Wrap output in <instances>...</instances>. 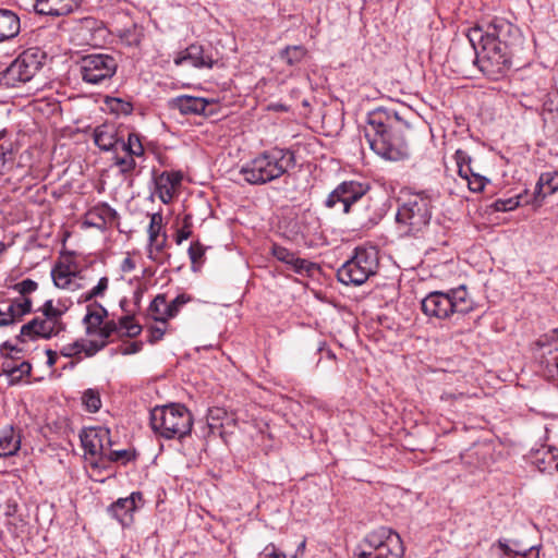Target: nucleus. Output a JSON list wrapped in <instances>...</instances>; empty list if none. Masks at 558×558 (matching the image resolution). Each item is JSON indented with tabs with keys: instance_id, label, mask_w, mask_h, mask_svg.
I'll use <instances>...</instances> for the list:
<instances>
[{
	"instance_id": "nucleus-1",
	"label": "nucleus",
	"mask_w": 558,
	"mask_h": 558,
	"mask_svg": "<svg viewBox=\"0 0 558 558\" xmlns=\"http://www.w3.org/2000/svg\"><path fill=\"white\" fill-rule=\"evenodd\" d=\"M480 70L497 80L512 65V58L521 45L520 29L502 17H494L484 26H474L468 33Z\"/></svg>"
},
{
	"instance_id": "nucleus-2",
	"label": "nucleus",
	"mask_w": 558,
	"mask_h": 558,
	"mask_svg": "<svg viewBox=\"0 0 558 558\" xmlns=\"http://www.w3.org/2000/svg\"><path fill=\"white\" fill-rule=\"evenodd\" d=\"M408 108L378 107L368 112L364 129L371 149L386 160L398 161L409 156L408 134L411 131Z\"/></svg>"
},
{
	"instance_id": "nucleus-3",
	"label": "nucleus",
	"mask_w": 558,
	"mask_h": 558,
	"mask_svg": "<svg viewBox=\"0 0 558 558\" xmlns=\"http://www.w3.org/2000/svg\"><path fill=\"white\" fill-rule=\"evenodd\" d=\"M295 155L288 148L272 147L245 162L240 174L252 185H263L281 178L295 167Z\"/></svg>"
},
{
	"instance_id": "nucleus-4",
	"label": "nucleus",
	"mask_w": 558,
	"mask_h": 558,
	"mask_svg": "<svg viewBox=\"0 0 558 558\" xmlns=\"http://www.w3.org/2000/svg\"><path fill=\"white\" fill-rule=\"evenodd\" d=\"M422 312L430 318L447 319L453 314H468L474 310V301L465 286L448 291H433L421 301Z\"/></svg>"
},
{
	"instance_id": "nucleus-5",
	"label": "nucleus",
	"mask_w": 558,
	"mask_h": 558,
	"mask_svg": "<svg viewBox=\"0 0 558 558\" xmlns=\"http://www.w3.org/2000/svg\"><path fill=\"white\" fill-rule=\"evenodd\" d=\"M149 420L154 433L166 439H182L193 427L192 413L181 403L154 408Z\"/></svg>"
},
{
	"instance_id": "nucleus-6",
	"label": "nucleus",
	"mask_w": 558,
	"mask_h": 558,
	"mask_svg": "<svg viewBox=\"0 0 558 558\" xmlns=\"http://www.w3.org/2000/svg\"><path fill=\"white\" fill-rule=\"evenodd\" d=\"M433 205L429 196L415 193L405 198L398 207L396 221L403 235L416 236L429 225Z\"/></svg>"
},
{
	"instance_id": "nucleus-7",
	"label": "nucleus",
	"mask_w": 558,
	"mask_h": 558,
	"mask_svg": "<svg viewBox=\"0 0 558 558\" xmlns=\"http://www.w3.org/2000/svg\"><path fill=\"white\" fill-rule=\"evenodd\" d=\"M378 265V251L375 247H356L354 255L338 269L337 277L343 284L361 286L376 274Z\"/></svg>"
},
{
	"instance_id": "nucleus-8",
	"label": "nucleus",
	"mask_w": 558,
	"mask_h": 558,
	"mask_svg": "<svg viewBox=\"0 0 558 558\" xmlns=\"http://www.w3.org/2000/svg\"><path fill=\"white\" fill-rule=\"evenodd\" d=\"M403 554L400 535L385 526L369 533L355 551L357 558H402Z\"/></svg>"
},
{
	"instance_id": "nucleus-9",
	"label": "nucleus",
	"mask_w": 558,
	"mask_h": 558,
	"mask_svg": "<svg viewBox=\"0 0 558 558\" xmlns=\"http://www.w3.org/2000/svg\"><path fill=\"white\" fill-rule=\"evenodd\" d=\"M369 191V184L355 180L343 181L338 184L324 201L328 209L350 214L355 204L361 202Z\"/></svg>"
},
{
	"instance_id": "nucleus-10",
	"label": "nucleus",
	"mask_w": 558,
	"mask_h": 558,
	"mask_svg": "<svg viewBox=\"0 0 558 558\" xmlns=\"http://www.w3.org/2000/svg\"><path fill=\"white\" fill-rule=\"evenodd\" d=\"M117 69L116 58L107 53L87 54L80 62L82 80L92 85L107 84L116 74Z\"/></svg>"
},
{
	"instance_id": "nucleus-11",
	"label": "nucleus",
	"mask_w": 558,
	"mask_h": 558,
	"mask_svg": "<svg viewBox=\"0 0 558 558\" xmlns=\"http://www.w3.org/2000/svg\"><path fill=\"white\" fill-rule=\"evenodd\" d=\"M41 69L36 51L27 50L20 54L7 69L5 76L13 83H26Z\"/></svg>"
},
{
	"instance_id": "nucleus-12",
	"label": "nucleus",
	"mask_w": 558,
	"mask_h": 558,
	"mask_svg": "<svg viewBox=\"0 0 558 558\" xmlns=\"http://www.w3.org/2000/svg\"><path fill=\"white\" fill-rule=\"evenodd\" d=\"M144 506L143 495L133 492L130 496L119 498L109 506L108 513L122 526H130L134 521V513Z\"/></svg>"
},
{
	"instance_id": "nucleus-13",
	"label": "nucleus",
	"mask_w": 558,
	"mask_h": 558,
	"mask_svg": "<svg viewBox=\"0 0 558 558\" xmlns=\"http://www.w3.org/2000/svg\"><path fill=\"white\" fill-rule=\"evenodd\" d=\"M63 330L56 327L54 324L45 317H34L27 324L21 327L20 337L25 341L26 339L33 340L35 338L50 339L58 336Z\"/></svg>"
},
{
	"instance_id": "nucleus-14",
	"label": "nucleus",
	"mask_w": 558,
	"mask_h": 558,
	"mask_svg": "<svg viewBox=\"0 0 558 558\" xmlns=\"http://www.w3.org/2000/svg\"><path fill=\"white\" fill-rule=\"evenodd\" d=\"M32 312V302L23 300L12 302L11 300L0 303V327L10 326Z\"/></svg>"
},
{
	"instance_id": "nucleus-15",
	"label": "nucleus",
	"mask_w": 558,
	"mask_h": 558,
	"mask_svg": "<svg viewBox=\"0 0 558 558\" xmlns=\"http://www.w3.org/2000/svg\"><path fill=\"white\" fill-rule=\"evenodd\" d=\"M82 0H36V12L43 15L61 16L76 10Z\"/></svg>"
},
{
	"instance_id": "nucleus-16",
	"label": "nucleus",
	"mask_w": 558,
	"mask_h": 558,
	"mask_svg": "<svg viewBox=\"0 0 558 558\" xmlns=\"http://www.w3.org/2000/svg\"><path fill=\"white\" fill-rule=\"evenodd\" d=\"M118 219V213L108 204H99L90 208L86 214L85 223L99 230L112 225Z\"/></svg>"
},
{
	"instance_id": "nucleus-17",
	"label": "nucleus",
	"mask_w": 558,
	"mask_h": 558,
	"mask_svg": "<svg viewBox=\"0 0 558 558\" xmlns=\"http://www.w3.org/2000/svg\"><path fill=\"white\" fill-rule=\"evenodd\" d=\"M209 102L202 97L182 95L169 100L171 109H178L182 114H206Z\"/></svg>"
},
{
	"instance_id": "nucleus-18",
	"label": "nucleus",
	"mask_w": 558,
	"mask_h": 558,
	"mask_svg": "<svg viewBox=\"0 0 558 558\" xmlns=\"http://www.w3.org/2000/svg\"><path fill=\"white\" fill-rule=\"evenodd\" d=\"M182 175L179 172H162L155 179L156 192L163 204H169L180 185Z\"/></svg>"
},
{
	"instance_id": "nucleus-19",
	"label": "nucleus",
	"mask_w": 558,
	"mask_h": 558,
	"mask_svg": "<svg viewBox=\"0 0 558 558\" xmlns=\"http://www.w3.org/2000/svg\"><path fill=\"white\" fill-rule=\"evenodd\" d=\"M189 62L191 65L195 68H213L214 60L211 57L204 53L203 46L193 44L190 45L184 51L180 52L175 59L174 63L177 65H182Z\"/></svg>"
},
{
	"instance_id": "nucleus-20",
	"label": "nucleus",
	"mask_w": 558,
	"mask_h": 558,
	"mask_svg": "<svg viewBox=\"0 0 558 558\" xmlns=\"http://www.w3.org/2000/svg\"><path fill=\"white\" fill-rule=\"evenodd\" d=\"M94 143L104 151L118 150L121 138L118 137L117 130L112 124H101L95 128Z\"/></svg>"
},
{
	"instance_id": "nucleus-21",
	"label": "nucleus",
	"mask_w": 558,
	"mask_h": 558,
	"mask_svg": "<svg viewBox=\"0 0 558 558\" xmlns=\"http://www.w3.org/2000/svg\"><path fill=\"white\" fill-rule=\"evenodd\" d=\"M539 362L548 377H558V336L541 344Z\"/></svg>"
},
{
	"instance_id": "nucleus-22",
	"label": "nucleus",
	"mask_w": 558,
	"mask_h": 558,
	"mask_svg": "<svg viewBox=\"0 0 558 558\" xmlns=\"http://www.w3.org/2000/svg\"><path fill=\"white\" fill-rule=\"evenodd\" d=\"M558 191V171L542 173L534 190L533 203L539 206L543 199Z\"/></svg>"
},
{
	"instance_id": "nucleus-23",
	"label": "nucleus",
	"mask_w": 558,
	"mask_h": 558,
	"mask_svg": "<svg viewBox=\"0 0 558 558\" xmlns=\"http://www.w3.org/2000/svg\"><path fill=\"white\" fill-rule=\"evenodd\" d=\"M21 31L20 17L11 10L0 9V43L10 40Z\"/></svg>"
},
{
	"instance_id": "nucleus-24",
	"label": "nucleus",
	"mask_w": 558,
	"mask_h": 558,
	"mask_svg": "<svg viewBox=\"0 0 558 558\" xmlns=\"http://www.w3.org/2000/svg\"><path fill=\"white\" fill-rule=\"evenodd\" d=\"M106 436L105 427H90L84 429L81 435V442L85 453L97 457L101 452V437Z\"/></svg>"
},
{
	"instance_id": "nucleus-25",
	"label": "nucleus",
	"mask_w": 558,
	"mask_h": 558,
	"mask_svg": "<svg viewBox=\"0 0 558 558\" xmlns=\"http://www.w3.org/2000/svg\"><path fill=\"white\" fill-rule=\"evenodd\" d=\"M21 351L15 349L14 347H10L7 343L0 345V354L4 357L1 368L2 372L8 376L10 384H16L21 380V375H15L14 368L20 363L16 360L19 359L16 355L20 354Z\"/></svg>"
},
{
	"instance_id": "nucleus-26",
	"label": "nucleus",
	"mask_w": 558,
	"mask_h": 558,
	"mask_svg": "<svg viewBox=\"0 0 558 558\" xmlns=\"http://www.w3.org/2000/svg\"><path fill=\"white\" fill-rule=\"evenodd\" d=\"M21 447V436L12 426H7L0 432V458L14 456Z\"/></svg>"
},
{
	"instance_id": "nucleus-27",
	"label": "nucleus",
	"mask_w": 558,
	"mask_h": 558,
	"mask_svg": "<svg viewBox=\"0 0 558 558\" xmlns=\"http://www.w3.org/2000/svg\"><path fill=\"white\" fill-rule=\"evenodd\" d=\"M66 311L68 306L65 304H63L61 301H58L57 305H54L52 300H47L39 308L43 317L54 324L56 327L63 331L65 330L66 325L63 323L62 317Z\"/></svg>"
},
{
	"instance_id": "nucleus-28",
	"label": "nucleus",
	"mask_w": 558,
	"mask_h": 558,
	"mask_svg": "<svg viewBox=\"0 0 558 558\" xmlns=\"http://www.w3.org/2000/svg\"><path fill=\"white\" fill-rule=\"evenodd\" d=\"M108 315L107 310L99 303H94L87 307V314L85 315L83 323L86 327V333L88 336H95L97 329L104 324L105 317Z\"/></svg>"
},
{
	"instance_id": "nucleus-29",
	"label": "nucleus",
	"mask_w": 558,
	"mask_h": 558,
	"mask_svg": "<svg viewBox=\"0 0 558 558\" xmlns=\"http://www.w3.org/2000/svg\"><path fill=\"white\" fill-rule=\"evenodd\" d=\"M534 464L541 472H558V450L544 449L538 451Z\"/></svg>"
},
{
	"instance_id": "nucleus-30",
	"label": "nucleus",
	"mask_w": 558,
	"mask_h": 558,
	"mask_svg": "<svg viewBox=\"0 0 558 558\" xmlns=\"http://www.w3.org/2000/svg\"><path fill=\"white\" fill-rule=\"evenodd\" d=\"M51 277L56 287L60 289L76 290L78 284L74 281L75 274L68 267L57 266L51 270Z\"/></svg>"
},
{
	"instance_id": "nucleus-31",
	"label": "nucleus",
	"mask_w": 558,
	"mask_h": 558,
	"mask_svg": "<svg viewBox=\"0 0 558 558\" xmlns=\"http://www.w3.org/2000/svg\"><path fill=\"white\" fill-rule=\"evenodd\" d=\"M306 48L302 45L288 46L280 51V59L289 65L299 64L306 56Z\"/></svg>"
},
{
	"instance_id": "nucleus-32",
	"label": "nucleus",
	"mask_w": 558,
	"mask_h": 558,
	"mask_svg": "<svg viewBox=\"0 0 558 558\" xmlns=\"http://www.w3.org/2000/svg\"><path fill=\"white\" fill-rule=\"evenodd\" d=\"M11 288L13 291L20 294V298L12 299V302L19 303L23 300H28L29 302L33 303L29 295L38 289V283L35 280L27 278L22 280L21 282L13 284Z\"/></svg>"
},
{
	"instance_id": "nucleus-33",
	"label": "nucleus",
	"mask_w": 558,
	"mask_h": 558,
	"mask_svg": "<svg viewBox=\"0 0 558 558\" xmlns=\"http://www.w3.org/2000/svg\"><path fill=\"white\" fill-rule=\"evenodd\" d=\"M543 111L545 120L558 123V89L546 95V100L543 104Z\"/></svg>"
},
{
	"instance_id": "nucleus-34",
	"label": "nucleus",
	"mask_w": 558,
	"mask_h": 558,
	"mask_svg": "<svg viewBox=\"0 0 558 558\" xmlns=\"http://www.w3.org/2000/svg\"><path fill=\"white\" fill-rule=\"evenodd\" d=\"M165 307H167V298L165 294H158L149 304L148 312L154 320L160 322L163 325L167 323Z\"/></svg>"
},
{
	"instance_id": "nucleus-35",
	"label": "nucleus",
	"mask_w": 558,
	"mask_h": 558,
	"mask_svg": "<svg viewBox=\"0 0 558 558\" xmlns=\"http://www.w3.org/2000/svg\"><path fill=\"white\" fill-rule=\"evenodd\" d=\"M143 37L144 29L142 26H138L136 24H133L130 27L124 28L120 34L121 40L130 47H137L141 44Z\"/></svg>"
},
{
	"instance_id": "nucleus-36",
	"label": "nucleus",
	"mask_w": 558,
	"mask_h": 558,
	"mask_svg": "<svg viewBox=\"0 0 558 558\" xmlns=\"http://www.w3.org/2000/svg\"><path fill=\"white\" fill-rule=\"evenodd\" d=\"M120 148L126 154L140 157L144 154V147L138 138V136L134 133L129 134L128 142L121 140Z\"/></svg>"
},
{
	"instance_id": "nucleus-37",
	"label": "nucleus",
	"mask_w": 558,
	"mask_h": 558,
	"mask_svg": "<svg viewBox=\"0 0 558 558\" xmlns=\"http://www.w3.org/2000/svg\"><path fill=\"white\" fill-rule=\"evenodd\" d=\"M489 183V180L480 174L473 166H471V171L466 175V184L471 192L480 193L484 190L486 184Z\"/></svg>"
},
{
	"instance_id": "nucleus-38",
	"label": "nucleus",
	"mask_w": 558,
	"mask_h": 558,
	"mask_svg": "<svg viewBox=\"0 0 558 558\" xmlns=\"http://www.w3.org/2000/svg\"><path fill=\"white\" fill-rule=\"evenodd\" d=\"M113 166L119 169L121 174H123L125 178H129L133 174L136 168V161L134 156L126 154L124 157L116 156L113 158Z\"/></svg>"
},
{
	"instance_id": "nucleus-39",
	"label": "nucleus",
	"mask_w": 558,
	"mask_h": 558,
	"mask_svg": "<svg viewBox=\"0 0 558 558\" xmlns=\"http://www.w3.org/2000/svg\"><path fill=\"white\" fill-rule=\"evenodd\" d=\"M82 402L85 409L90 413H95L101 408L100 395L97 390L92 388L84 391Z\"/></svg>"
},
{
	"instance_id": "nucleus-40",
	"label": "nucleus",
	"mask_w": 558,
	"mask_h": 558,
	"mask_svg": "<svg viewBox=\"0 0 558 558\" xmlns=\"http://www.w3.org/2000/svg\"><path fill=\"white\" fill-rule=\"evenodd\" d=\"M191 301V296L186 294H180L174 298L171 302H167V307H165L166 317L168 319L175 317L182 306H184L187 302Z\"/></svg>"
},
{
	"instance_id": "nucleus-41",
	"label": "nucleus",
	"mask_w": 558,
	"mask_h": 558,
	"mask_svg": "<svg viewBox=\"0 0 558 558\" xmlns=\"http://www.w3.org/2000/svg\"><path fill=\"white\" fill-rule=\"evenodd\" d=\"M122 329L126 330V335L131 338L138 336L142 331V326L134 322L133 315H125L120 317L119 324Z\"/></svg>"
},
{
	"instance_id": "nucleus-42",
	"label": "nucleus",
	"mask_w": 558,
	"mask_h": 558,
	"mask_svg": "<svg viewBox=\"0 0 558 558\" xmlns=\"http://www.w3.org/2000/svg\"><path fill=\"white\" fill-rule=\"evenodd\" d=\"M161 230L162 215L160 213H155L150 216V221L147 229L148 242H155V240L160 236Z\"/></svg>"
},
{
	"instance_id": "nucleus-43",
	"label": "nucleus",
	"mask_w": 558,
	"mask_h": 558,
	"mask_svg": "<svg viewBox=\"0 0 558 558\" xmlns=\"http://www.w3.org/2000/svg\"><path fill=\"white\" fill-rule=\"evenodd\" d=\"M521 195L509 197V198H499L494 202L493 207L496 211H509L515 209L521 204Z\"/></svg>"
},
{
	"instance_id": "nucleus-44",
	"label": "nucleus",
	"mask_w": 558,
	"mask_h": 558,
	"mask_svg": "<svg viewBox=\"0 0 558 558\" xmlns=\"http://www.w3.org/2000/svg\"><path fill=\"white\" fill-rule=\"evenodd\" d=\"M4 131L0 132V140L3 137ZM13 163V153L11 149H4L0 147V174L8 172Z\"/></svg>"
},
{
	"instance_id": "nucleus-45",
	"label": "nucleus",
	"mask_w": 558,
	"mask_h": 558,
	"mask_svg": "<svg viewBox=\"0 0 558 558\" xmlns=\"http://www.w3.org/2000/svg\"><path fill=\"white\" fill-rule=\"evenodd\" d=\"M167 244V234L163 233L161 239L157 238L155 242H148L147 257L151 260H157V254L161 253Z\"/></svg>"
},
{
	"instance_id": "nucleus-46",
	"label": "nucleus",
	"mask_w": 558,
	"mask_h": 558,
	"mask_svg": "<svg viewBox=\"0 0 558 558\" xmlns=\"http://www.w3.org/2000/svg\"><path fill=\"white\" fill-rule=\"evenodd\" d=\"M271 253L279 262H282L288 265H290L295 257V254L293 252L278 244H272Z\"/></svg>"
},
{
	"instance_id": "nucleus-47",
	"label": "nucleus",
	"mask_w": 558,
	"mask_h": 558,
	"mask_svg": "<svg viewBox=\"0 0 558 558\" xmlns=\"http://www.w3.org/2000/svg\"><path fill=\"white\" fill-rule=\"evenodd\" d=\"M108 341L105 340H82L84 347L83 352L86 356L92 357L107 345Z\"/></svg>"
},
{
	"instance_id": "nucleus-48",
	"label": "nucleus",
	"mask_w": 558,
	"mask_h": 558,
	"mask_svg": "<svg viewBox=\"0 0 558 558\" xmlns=\"http://www.w3.org/2000/svg\"><path fill=\"white\" fill-rule=\"evenodd\" d=\"M118 330V324L113 320H109L104 323L99 329H97L96 335L99 337V340L107 341L114 332Z\"/></svg>"
},
{
	"instance_id": "nucleus-49",
	"label": "nucleus",
	"mask_w": 558,
	"mask_h": 558,
	"mask_svg": "<svg viewBox=\"0 0 558 558\" xmlns=\"http://www.w3.org/2000/svg\"><path fill=\"white\" fill-rule=\"evenodd\" d=\"M498 546L502 550L500 558H526V551L513 549L507 541H498Z\"/></svg>"
},
{
	"instance_id": "nucleus-50",
	"label": "nucleus",
	"mask_w": 558,
	"mask_h": 558,
	"mask_svg": "<svg viewBox=\"0 0 558 558\" xmlns=\"http://www.w3.org/2000/svg\"><path fill=\"white\" fill-rule=\"evenodd\" d=\"M83 349L84 347L82 344V340H76L72 343L63 345L60 350V354L65 357H73L81 354Z\"/></svg>"
},
{
	"instance_id": "nucleus-51",
	"label": "nucleus",
	"mask_w": 558,
	"mask_h": 558,
	"mask_svg": "<svg viewBox=\"0 0 558 558\" xmlns=\"http://www.w3.org/2000/svg\"><path fill=\"white\" fill-rule=\"evenodd\" d=\"M187 253L192 264L196 265L202 262V258L205 254V248L199 242H192Z\"/></svg>"
},
{
	"instance_id": "nucleus-52",
	"label": "nucleus",
	"mask_w": 558,
	"mask_h": 558,
	"mask_svg": "<svg viewBox=\"0 0 558 558\" xmlns=\"http://www.w3.org/2000/svg\"><path fill=\"white\" fill-rule=\"evenodd\" d=\"M190 219V216H185L183 219V227L179 229L177 232L175 243L178 245H180L183 241L187 240L192 234Z\"/></svg>"
},
{
	"instance_id": "nucleus-53",
	"label": "nucleus",
	"mask_w": 558,
	"mask_h": 558,
	"mask_svg": "<svg viewBox=\"0 0 558 558\" xmlns=\"http://www.w3.org/2000/svg\"><path fill=\"white\" fill-rule=\"evenodd\" d=\"M290 265L298 274L311 272V270L315 267V264L296 256L294 257V260Z\"/></svg>"
},
{
	"instance_id": "nucleus-54",
	"label": "nucleus",
	"mask_w": 558,
	"mask_h": 558,
	"mask_svg": "<svg viewBox=\"0 0 558 558\" xmlns=\"http://www.w3.org/2000/svg\"><path fill=\"white\" fill-rule=\"evenodd\" d=\"M227 416V411L222 408H211L207 413V421L210 426H214L216 423L223 421Z\"/></svg>"
},
{
	"instance_id": "nucleus-55",
	"label": "nucleus",
	"mask_w": 558,
	"mask_h": 558,
	"mask_svg": "<svg viewBox=\"0 0 558 558\" xmlns=\"http://www.w3.org/2000/svg\"><path fill=\"white\" fill-rule=\"evenodd\" d=\"M111 446L112 442L110 438V430L106 428V436L101 437V452H99L97 456L100 458H107L111 451Z\"/></svg>"
},
{
	"instance_id": "nucleus-56",
	"label": "nucleus",
	"mask_w": 558,
	"mask_h": 558,
	"mask_svg": "<svg viewBox=\"0 0 558 558\" xmlns=\"http://www.w3.org/2000/svg\"><path fill=\"white\" fill-rule=\"evenodd\" d=\"M108 284L109 279L107 277H101L98 283L92 289V296H102L108 289Z\"/></svg>"
},
{
	"instance_id": "nucleus-57",
	"label": "nucleus",
	"mask_w": 558,
	"mask_h": 558,
	"mask_svg": "<svg viewBox=\"0 0 558 558\" xmlns=\"http://www.w3.org/2000/svg\"><path fill=\"white\" fill-rule=\"evenodd\" d=\"M454 160L457 167L464 166L472 162L471 156L463 149H457L454 153Z\"/></svg>"
},
{
	"instance_id": "nucleus-58",
	"label": "nucleus",
	"mask_w": 558,
	"mask_h": 558,
	"mask_svg": "<svg viewBox=\"0 0 558 558\" xmlns=\"http://www.w3.org/2000/svg\"><path fill=\"white\" fill-rule=\"evenodd\" d=\"M110 461H121V460H129L130 456L126 450H112L109 452V456L107 457Z\"/></svg>"
},
{
	"instance_id": "nucleus-59",
	"label": "nucleus",
	"mask_w": 558,
	"mask_h": 558,
	"mask_svg": "<svg viewBox=\"0 0 558 558\" xmlns=\"http://www.w3.org/2000/svg\"><path fill=\"white\" fill-rule=\"evenodd\" d=\"M262 556V558H286V555L279 551L274 545L267 546Z\"/></svg>"
},
{
	"instance_id": "nucleus-60",
	"label": "nucleus",
	"mask_w": 558,
	"mask_h": 558,
	"mask_svg": "<svg viewBox=\"0 0 558 558\" xmlns=\"http://www.w3.org/2000/svg\"><path fill=\"white\" fill-rule=\"evenodd\" d=\"M150 336L148 341L150 343H156L157 341L161 340L165 335V328L154 326L149 329Z\"/></svg>"
},
{
	"instance_id": "nucleus-61",
	"label": "nucleus",
	"mask_w": 558,
	"mask_h": 558,
	"mask_svg": "<svg viewBox=\"0 0 558 558\" xmlns=\"http://www.w3.org/2000/svg\"><path fill=\"white\" fill-rule=\"evenodd\" d=\"M14 371H15V375H21V379H22L24 376H27L31 374L32 365L26 361H22L16 365V368H14Z\"/></svg>"
},
{
	"instance_id": "nucleus-62",
	"label": "nucleus",
	"mask_w": 558,
	"mask_h": 558,
	"mask_svg": "<svg viewBox=\"0 0 558 558\" xmlns=\"http://www.w3.org/2000/svg\"><path fill=\"white\" fill-rule=\"evenodd\" d=\"M142 348H143L142 342L135 341V342L130 343L128 347H125L122 350V354H124V355L135 354V353H138L142 350Z\"/></svg>"
},
{
	"instance_id": "nucleus-63",
	"label": "nucleus",
	"mask_w": 558,
	"mask_h": 558,
	"mask_svg": "<svg viewBox=\"0 0 558 558\" xmlns=\"http://www.w3.org/2000/svg\"><path fill=\"white\" fill-rule=\"evenodd\" d=\"M135 262L130 257V256H126L121 265H120V269L122 272H130L132 270L135 269Z\"/></svg>"
},
{
	"instance_id": "nucleus-64",
	"label": "nucleus",
	"mask_w": 558,
	"mask_h": 558,
	"mask_svg": "<svg viewBox=\"0 0 558 558\" xmlns=\"http://www.w3.org/2000/svg\"><path fill=\"white\" fill-rule=\"evenodd\" d=\"M144 292H145V288H143L141 286L137 287L135 289V291L133 292V302L136 307H140Z\"/></svg>"
}]
</instances>
